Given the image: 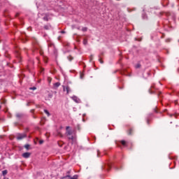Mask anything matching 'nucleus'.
I'll return each mask as SVG.
<instances>
[{
    "label": "nucleus",
    "mask_w": 179,
    "mask_h": 179,
    "mask_svg": "<svg viewBox=\"0 0 179 179\" xmlns=\"http://www.w3.org/2000/svg\"><path fill=\"white\" fill-rule=\"evenodd\" d=\"M70 127L68 126L66 127V136H67L68 139L69 141H75L76 139V137L75 135H73V131L69 129Z\"/></svg>",
    "instance_id": "f257e3e1"
},
{
    "label": "nucleus",
    "mask_w": 179,
    "mask_h": 179,
    "mask_svg": "<svg viewBox=\"0 0 179 179\" xmlns=\"http://www.w3.org/2000/svg\"><path fill=\"white\" fill-rule=\"evenodd\" d=\"M26 136V134H19L17 135V141H22V139H24Z\"/></svg>",
    "instance_id": "f03ea898"
},
{
    "label": "nucleus",
    "mask_w": 179,
    "mask_h": 179,
    "mask_svg": "<svg viewBox=\"0 0 179 179\" xmlns=\"http://www.w3.org/2000/svg\"><path fill=\"white\" fill-rule=\"evenodd\" d=\"M63 90L64 92H66V94H69V92H71V88L69 87V86H63Z\"/></svg>",
    "instance_id": "7ed1b4c3"
},
{
    "label": "nucleus",
    "mask_w": 179,
    "mask_h": 179,
    "mask_svg": "<svg viewBox=\"0 0 179 179\" xmlns=\"http://www.w3.org/2000/svg\"><path fill=\"white\" fill-rule=\"evenodd\" d=\"M31 154L30 152H24L22 154V157H24V159H29V157H30V155Z\"/></svg>",
    "instance_id": "20e7f679"
},
{
    "label": "nucleus",
    "mask_w": 179,
    "mask_h": 179,
    "mask_svg": "<svg viewBox=\"0 0 179 179\" xmlns=\"http://www.w3.org/2000/svg\"><path fill=\"white\" fill-rule=\"evenodd\" d=\"M72 100H73V101L76 103H80V99H79V98L77 96H72Z\"/></svg>",
    "instance_id": "39448f33"
},
{
    "label": "nucleus",
    "mask_w": 179,
    "mask_h": 179,
    "mask_svg": "<svg viewBox=\"0 0 179 179\" xmlns=\"http://www.w3.org/2000/svg\"><path fill=\"white\" fill-rule=\"evenodd\" d=\"M66 177H68L70 179H78V175H75L73 177H71V176L68 175Z\"/></svg>",
    "instance_id": "423d86ee"
},
{
    "label": "nucleus",
    "mask_w": 179,
    "mask_h": 179,
    "mask_svg": "<svg viewBox=\"0 0 179 179\" xmlns=\"http://www.w3.org/2000/svg\"><path fill=\"white\" fill-rule=\"evenodd\" d=\"M60 85L61 84L59 83H55L54 84V87H59Z\"/></svg>",
    "instance_id": "0eeeda50"
},
{
    "label": "nucleus",
    "mask_w": 179,
    "mask_h": 179,
    "mask_svg": "<svg viewBox=\"0 0 179 179\" xmlns=\"http://www.w3.org/2000/svg\"><path fill=\"white\" fill-rule=\"evenodd\" d=\"M6 174H8V170H4L2 171V175L3 176H6Z\"/></svg>",
    "instance_id": "6e6552de"
},
{
    "label": "nucleus",
    "mask_w": 179,
    "mask_h": 179,
    "mask_svg": "<svg viewBox=\"0 0 179 179\" xmlns=\"http://www.w3.org/2000/svg\"><path fill=\"white\" fill-rule=\"evenodd\" d=\"M24 148H25V149H27V150H29V149H30V145L27 144L24 145Z\"/></svg>",
    "instance_id": "1a4fd4ad"
},
{
    "label": "nucleus",
    "mask_w": 179,
    "mask_h": 179,
    "mask_svg": "<svg viewBox=\"0 0 179 179\" xmlns=\"http://www.w3.org/2000/svg\"><path fill=\"white\" fill-rule=\"evenodd\" d=\"M67 58L69 61H72V59H73V57L72 56H69Z\"/></svg>",
    "instance_id": "9d476101"
},
{
    "label": "nucleus",
    "mask_w": 179,
    "mask_h": 179,
    "mask_svg": "<svg viewBox=\"0 0 179 179\" xmlns=\"http://www.w3.org/2000/svg\"><path fill=\"white\" fill-rule=\"evenodd\" d=\"M44 112L47 114L48 117H50V112L48 110H45Z\"/></svg>",
    "instance_id": "9b49d317"
},
{
    "label": "nucleus",
    "mask_w": 179,
    "mask_h": 179,
    "mask_svg": "<svg viewBox=\"0 0 179 179\" xmlns=\"http://www.w3.org/2000/svg\"><path fill=\"white\" fill-rule=\"evenodd\" d=\"M153 86L151 87V88L150 89L149 92L150 93H153Z\"/></svg>",
    "instance_id": "f8f14e48"
},
{
    "label": "nucleus",
    "mask_w": 179,
    "mask_h": 179,
    "mask_svg": "<svg viewBox=\"0 0 179 179\" xmlns=\"http://www.w3.org/2000/svg\"><path fill=\"white\" fill-rule=\"evenodd\" d=\"M121 143H122V145H123V146H125L127 142H125V141H122Z\"/></svg>",
    "instance_id": "ddd939ff"
},
{
    "label": "nucleus",
    "mask_w": 179,
    "mask_h": 179,
    "mask_svg": "<svg viewBox=\"0 0 179 179\" xmlns=\"http://www.w3.org/2000/svg\"><path fill=\"white\" fill-rule=\"evenodd\" d=\"M83 44H84V45H86V44H87V40L84 39Z\"/></svg>",
    "instance_id": "4468645a"
},
{
    "label": "nucleus",
    "mask_w": 179,
    "mask_h": 179,
    "mask_svg": "<svg viewBox=\"0 0 179 179\" xmlns=\"http://www.w3.org/2000/svg\"><path fill=\"white\" fill-rule=\"evenodd\" d=\"M135 68L138 69V68H141V64H138L135 66Z\"/></svg>",
    "instance_id": "2eb2a0df"
},
{
    "label": "nucleus",
    "mask_w": 179,
    "mask_h": 179,
    "mask_svg": "<svg viewBox=\"0 0 179 179\" xmlns=\"http://www.w3.org/2000/svg\"><path fill=\"white\" fill-rule=\"evenodd\" d=\"M44 29H45V30H48V29H50V27L45 25V26L44 27Z\"/></svg>",
    "instance_id": "dca6fc26"
},
{
    "label": "nucleus",
    "mask_w": 179,
    "mask_h": 179,
    "mask_svg": "<svg viewBox=\"0 0 179 179\" xmlns=\"http://www.w3.org/2000/svg\"><path fill=\"white\" fill-rule=\"evenodd\" d=\"M52 80V79L51 78H50V77L48 78V80L49 83H51Z\"/></svg>",
    "instance_id": "f3484780"
},
{
    "label": "nucleus",
    "mask_w": 179,
    "mask_h": 179,
    "mask_svg": "<svg viewBox=\"0 0 179 179\" xmlns=\"http://www.w3.org/2000/svg\"><path fill=\"white\" fill-rule=\"evenodd\" d=\"M39 143H40V145H43V143H44V141L40 140Z\"/></svg>",
    "instance_id": "a211bd4d"
},
{
    "label": "nucleus",
    "mask_w": 179,
    "mask_h": 179,
    "mask_svg": "<svg viewBox=\"0 0 179 179\" xmlns=\"http://www.w3.org/2000/svg\"><path fill=\"white\" fill-rule=\"evenodd\" d=\"M58 145L59 146L62 147L64 145V143L62 142L58 143Z\"/></svg>",
    "instance_id": "6ab92c4d"
},
{
    "label": "nucleus",
    "mask_w": 179,
    "mask_h": 179,
    "mask_svg": "<svg viewBox=\"0 0 179 179\" xmlns=\"http://www.w3.org/2000/svg\"><path fill=\"white\" fill-rule=\"evenodd\" d=\"M87 31V28L86 27L83 28V31Z\"/></svg>",
    "instance_id": "aec40b11"
},
{
    "label": "nucleus",
    "mask_w": 179,
    "mask_h": 179,
    "mask_svg": "<svg viewBox=\"0 0 179 179\" xmlns=\"http://www.w3.org/2000/svg\"><path fill=\"white\" fill-rule=\"evenodd\" d=\"M16 117H17L19 118V117H22V115H21V114L17 113V114L16 115Z\"/></svg>",
    "instance_id": "412c9836"
},
{
    "label": "nucleus",
    "mask_w": 179,
    "mask_h": 179,
    "mask_svg": "<svg viewBox=\"0 0 179 179\" xmlns=\"http://www.w3.org/2000/svg\"><path fill=\"white\" fill-rule=\"evenodd\" d=\"M36 89H37V88H36L35 87H33L30 88L31 90H36Z\"/></svg>",
    "instance_id": "4be33fe9"
},
{
    "label": "nucleus",
    "mask_w": 179,
    "mask_h": 179,
    "mask_svg": "<svg viewBox=\"0 0 179 179\" xmlns=\"http://www.w3.org/2000/svg\"><path fill=\"white\" fill-rule=\"evenodd\" d=\"M90 61H93V55H91L90 57Z\"/></svg>",
    "instance_id": "5701e85b"
},
{
    "label": "nucleus",
    "mask_w": 179,
    "mask_h": 179,
    "mask_svg": "<svg viewBox=\"0 0 179 179\" xmlns=\"http://www.w3.org/2000/svg\"><path fill=\"white\" fill-rule=\"evenodd\" d=\"M99 62L100 64H103L104 62H103V60H101V59H99Z\"/></svg>",
    "instance_id": "b1692460"
},
{
    "label": "nucleus",
    "mask_w": 179,
    "mask_h": 179,
    "mask_svg": "<svg viewBox=\"0 0 179 179\" xmlns=\"http://www.w3.org/2000/svg\"><path fill=\"white\" fill-rule=\"evenodd\" d=\"M80 78H81V79H83V74H81V75H80Z\"/></svg>",
    "instance_id": "393cba45"
},
{
    "label": "nucleus",
    "mask_w": 179,
    "mask_h": 179,
    "mask_svg": "<svg viewBox=\"0 0 179 179\" xmlns=\"http://www.w3.org/2000/svg\"><path fill=\"white\" fill-rule=\"evenodd\" d=\"M131 132H132V130H130L129 133V135H131L132 134Z\"/></svg>",
    "instance_id": "a878e982"
},
{
    "label": "nucleus",
    "mask_w": 179,
    "mask_h": 179,
    "mask_svg": "<svg viewBox=\"0 0 179 179\" xmlns=\"http://www.w3.org/2000/svg\"><path fill=\"white\" fill-rule=\"evenodd\" d=\"M41 72H43V71H44V69H41Z\"/></svg>",
    "instance_id": "bb28decb"
},
{
    "label": "nucleus",
    "mask_w": 179,
    "mask_h": 179,
    "mask_svg": "<svg viewBox=\"0 0 179 179\" xmlns=\"http://www.w3.org/2000/svg\"><path fill=\"white\" fill-rule=\"evenodd\" d=\"M52 45H52V44H50V47H52Z\"/></svg>",
    "instance_id": "cd10ccee"
},
{
    "label": "nucleus",
    "mask_w": 179,
    "mask_h": 179,
    "mask_svg": "<svg viewBox=\"0 0 179 179\" xmlns=\"http://www.w3.org/2000/svg\"><path fill=\"white\" fill-rule=\"evenodd\" d=\"M78 129H79V126H78Z\"/></svg>",
    "instance_id": "c85d7f7f"
},
{
    "label": "nucleus",
    "mask_w": 179,
    "mask_h": 179,
    "mask_svg": "<svg viewBox=\"0 0 179 179\" xmlns=\"http://www.w3.org/2000/svg\"><path fill=\"white\" fill-rule=\"evenodd\" d=\"M62 33H64V31H62Z\"/></svg>",
    "instance_id": "c756f323"
},
{
    "label": "nucleus",
    "mask_w": 179,
    "mask_h": 179,
    "mask_svg": "<svg viewBox=\"0 0 179 179\" xmlns=\"http://www.w3.org/2000/svg\"><path fill=\"white\" fill-rule=\"evenodd\" d=\"M1 106H0V108H1Z\"/></svg>",
    "instance_id": "7c9ffc66"
}]
</instances>
